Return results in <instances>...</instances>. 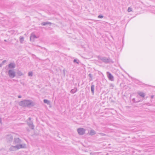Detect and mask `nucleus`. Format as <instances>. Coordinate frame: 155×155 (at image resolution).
<instances>
[{"instance_id":"12","label":"nucleus","mask_w":155,"mask_h":155,"mask_svg":"<svg viewBox=\"0 0 155 155\" xmlns=\"http://www.w3.org/2000/svg\"><path fill=\"white\" fill-rule=\"evenodd\" d=\"M28 74L29 76H32V72H29L28 73Z\"/></svg>"},{"instance_id":"2","label":"nucleus","mask_w":155,"mask_h":155,"mask_svg":"<svg viewBox=\"0 0 155 155\" xmlns=\"http://www.w3.org/2000/svg\"><path fill=\"white\" fill-rule=\"evenodd\" d=\"M8 74L10 77L13 78L15 76V73L14 71L10 70L8 71Z\"/></svg>"},{"instance_id":"14","label":"nucleus","mask_w":155,"mask_h":155,"mask_svg":"<svg viewBox=\"0 0 155 155\" xmlns=\"http://www.w3.org/2000/svg\"><path fill=\"white\" fill-rule=\"evenodd\" d=\"M76 60L75 59V60H74V62H76Z\"/></svg>"},{"instance_id":"13","label":"nucleus","mask_w":155,"mask_h":155,"mask_svg":"<svg viewBox=\"0 0 155 155\" xmlns=\"http://www.w3.org/2000/svg\"><path fill=\"white\" fill-rule=\"evenodd\" d=\"M98 17L99 18H102L103 17V16L102 15H100L98 16Z\"/></svg>"},{"instance_id":"9","label":"nucleus","mask_w":155,"mask_h":155,"mask_svg":"<svg viewBox=\"0 0 155 155\" xmlns=\"http://www.w3.org/2000/svg\"><path fill=\"white\" fill-rule=\"evenodd\" d=\"M108 77L109 78V79H111V80L112 79H113V76L110 74H109Z\"/></svg>"},{"instance_id":"4","label":"nucleus","mask_w":155,"mask_h":155,"mask_svg":"<svg viewBox=\"0 0 155 155\" xmlns=\"http://www.w3.org/2000/svg\"><path fill=\"white\" fill-rule=\"evenodd\" d=\"M37 37L35 36L34 34H31L30 38V41H33L35 39L37 38Z\"/></svg>"},{"instance_id":"15","label":"nucleus","mask_w":155,"mask_h":155,"mask_svg":"<svg viewBox=\"0 0 155 155\" xmlns=\"http://www.w3.org/2000/svg\"><path fill=\"white\" fill-rule=\"evenodd\" d=\"M22 39H23V38H21V40H22Z\"/></svg>"},{"instance_id":"7","label":"nucleus","mask_w":155,"mask_h":155,"mask_svg":"<svg viewBox=\"0 0 155 155\" xmlns=\"http://www.w3.org/2000/svg\"><path fill=\"white\" fill-rule=\"evenodd\" d=\"M139 94L142 97H144L145 95L144 93H142V92H140L139 93Z\"/></svg>"},{"instance_id":"1","label":"nucleus","mask_w":155,"mask_h":155,"mask_svg":"<svg viewBox=\"0 0 155 155\" xmlns=\"http://www.w3.org/2000/svg\"><path fill=\"white\" fill-rule=\"evenodd\" d=\"M32 104V103L31 101L24 100L20 102V105L22 106H28Z\"/></svg>"},{"instance_id":"3","label":"nucleus","mask_w":155,"mask_h":155,"mask_svg":"<svg viewBox=\"0 0 155 155\" xmlns=\"http://www.w3.org/2000/svg\"><path fill=\"white\" fill-rule=\"evenodd\" d=\"M78 133L80 135L83 134L85 132V130L83 128H80L78 130Z\"/></svg>"},{"instance_id":"10","label":"nucleus","mask_w":155,"mask_h":155,"mask_svg":"<svg viewBox=\"0 0 155 155\" xmlns=\"http://www.w3.org/2000/svg\"><path fill=\"white\" fill-rule=\"evenodd\" d=\"M44 101L45 103L48 104L49 103V101L47 100H44Z\"/></svg>"},{"instance_id":"8","label":"nucleus","mask_w":155,"mask_h":155,"mask_svg":"<svg viewBox=\"0 0 155 155\" xmlns=\"http://www.w3.org/2000/svg\"><path fill=\"white\" fill-rule=\"evenodd\" d=\"M95 134V132L94 130H91L90 132V134L91 135H92Z\"/></svg>"},{"instance_id":"5","label":"nucleus","mask_w":155,"mask_h":155,"mask_svg":"<svg viewBox=\"0 0 155 155\" xmlns=\"http://www.w3.org/2000/svg\"><path fill=\"white\" fill-rule=\"evenodd\" d=\"M8 67L9 68H14L15 67V64L13 63H11L9 65Z\"/></svg>"},{"instance_id":"6","label":"nucleus","mask_w":155,"mask_h":155,"mask_svg":"<svg viewBox=\"0 0 155 155\" xmlns=\"http://www.w3.org/2000/svg\"><path fill=\"white\" fill-rule=\"evenodd\" d=\"M94 85H92L91 86V90L92 92L94 93Z\"/></svg>"},{"instance_id":"11","label":"nucleus","mask_w":155,"mask_h":155,"mask_svg":"<svg viewBox=\"0 0 155 155\" xmlns=\"http://www.w3.org/2000/svg\"><path fill=\"white\" fill-rule=\"evenodd\" d=\"M128 11L129 12H131L132 11L131 8H129L128 9Z\"/></svg>"}]
</instances>
